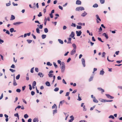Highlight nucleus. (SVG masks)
I'll use <instances>...</instances> for the list:
<instances>
[{
	"label": "nucleus",
	"instance_id": "f257e3e1",
	"mask_svg": "<svg viewBox=\"0 0 122 122\" xmlns=\"http://www.w3.org/2000/svg\"><path fill=\"white\" fill-rule=\"evenodd\" d=\"M61 66L60 67L61 69V72L62 73H63L65 71V66L64 62H62L61 65Z\"/></svg>",
	"mask_w": 122,
	"mask_h": 122
},
{
	"label": "nucleus",
	"instance_id": "f03ea898",
	"mask_svg": "<svg viewBox=\"0 0 122 122\" xmlns=\"http://www.w3.org/2000/svg\"><path fill=\"white\" fill-rule=\"evenodd\" d=\"M84 8L82 7H77L76 9V11H79L84 10Z\"/></svg>",
	"mask_w": 122,
	"mask_h": 122
},
{
	"label": "nucleus",
	"instance_id": "7ed1b4c3",
	"mask_svg": "<svg viewBox=\"0 0 122 122\" xmlns=\"http://www.w3.org/2000/svg\"><path fill=\"white\" fill-rule=\"evenodd\" d=\"M53 71L52 70H51L49 71V73L48 75L49 77H52V76H53V74L51 73H53Z\"/></svg>",
	"mask_w": 122,
	"mask_h": 122
},
{
	"label": "nucleus",
	"instance_id": "20e7f679",
	"mask_svg": "<svg viewBox=\"0 0 122 122\" xmlns=\"http://www.w3.org/2000/svg\"><path fill=\"white\" fill-rule=\"evenodd\" d=\"M81 61L82 62V64L84 67L86 65L85 64V59L83 58H82L81 59Z\"/></svg>",
	"mask_w": 122,
	"mask_h": 122
},
{
	"label": "nucleus",
	"instance_id": "39448f33",
	"mask_svg": "<svg viewBox=\"0 0 122 122\" xmlns=\"http://www.w3.org/2000/svg\"><path fill=\"white\" fill-rule=\"evenodd\" d=\"M76 33L77 36H80L81 35L82 33V32L81 30L79 31H76Z\"/></svg>",
	"mask_w": 122,
	"mask_h": 122
},
{
	"label": "nucleus",
	"instance_id": "423d86ee",
	"mask_svg": "<svg viewBox=\"0 0 122 122\" xmlns=\"http://www.w3.org/2000/svg\"><path fill=\"white\" fill-rule=\"evenodd\" d=\"M105 95L107 96V97L109 99H113L114 98V97L111 96L109 94H106Z\"/></svg>",
	"mask_w": 122,
	"mask_h": 122
},
{
	"label": "nucleus",
	"instance_id": "0eeeda50",
	"mask_svg": "<svg viewBox=\"0 0 122 122\" xmlns=\"http://www.w3.org/2000/svg\"><path fill=\"white\" fill-rule=\"evenodd\" d=\"M23 22H15L13 23V25H19L20 24L23 23Z\"/></svg>",
	"mask_w": 122,
	"mask_h": 122
},
{
	"label": "nucleus",
	"instance_id": "6e6552de",
	"mask_svg": "<svg viewBox=\"0 0 122 122\" xmlns=\"http://www.w3.org/2000/svg\"><path fill=\"white\" fill-rule=\"evenodd\" d=\"M76 50L75 49H73L71 52V55H73L75 54L76 52Z\"/></svg>",
	"mask_w": 122,
	"mask_h": 122
},
{
	"label": "nucleus",
	"instance_id": "1a4fd4ad",
	"mask_svg": "<svg viewBox=\"0 0 122 122\" xmlns=\"http://www.w3.org/2000/svg\"><path fill=\"white\" fill-rule=\"evenodd\" d=\"M17 85V84L16 82V81L15 78V76H14V78L13 81V85L14 86H16Z\"/></svg>",
	"mask_w": 122,
	"mask_h": 122
},
{
	"label": "nucleus",
	"instance_id": "9d476101",
	"mask_svg": "<svg viewBox=\"0 0 122 122\" xmlns=\"http://www.w3.org/2000/svg\"><path fill=\"white\" fill-rule=\"evenodd\" d=\"M97 89L99 91H101L102 93L104 92V90L102 89L101 88L98 87L97 88Z\"/></svg>",
	"mask_w": 122,
	"mask_h": 122
},
{
	"label": "nucleus",
	"instance_id": "9b49d317",
	"mask_svg": "<svg viewBox=\"0 0 122 122\" xmlns=\"http://www.w3.org/2000/svg\"><path fill=\"white\" fill-rule=\"evenodd\" d=\"M75 36V33L73 31L71 32V34L69 36L72 38H73Z\"/></svg>",
	"mask_w": 122,
	"mask_h": 122
},
{
	"label": "nucleus",
	"instance_id": "f8f14e48",
	"mask_svg": "<svg viewBox=\"0 0 122 122\" xmlns=\"http://www.w3.org/2000/svg\"><path fill=\"white\" fill-rule=\"evenodd\" d=\"M38 75L40 77H42L44 75L41 72H39L38 74Z\"/></svg>",
	"mask_w": 122,
	"mask_h": 122
},
{
	"label": "nucleus",
	"instance_id": "ddd939ff",
	"mask_svg": "<svg viewBox=\"0 0 122 122\" xmlns=\"http://www.w3.org/2000/svg\"><path fill=\"white\" fill-rule=\"evenodd\" d=\"M76 4L78 5H80L81 4V2L79 0H77Z\"/></svg>",
	"mask_w": 122,
	"mask_h": 122
},
{
	"label": "nucleus",
	"instance_id": "4468645a",
	"mask_svg": "<svg viewBox=\"0 0 122 122\" xmlns=\"http://www.w3.org/2000/svg\"><path fill=\"white\" fill-rule=\"evenodd\" d=\"M102 35L105 37L107 39H108V35L106 34L105 33H103L102 34Z\"/></svg>",
	"mask_w": 122,
	"mask_h": 122
},
{
	"label": "nucleus",
	"instance_id": "2eb2a0df",
	"mask_svg": "<svg viewBox=\"0 0 122 122\" xmlns=\"http://www.w3.org/2000/svg\"><path fill=\"white\" fill-rule=\"evenodd\" d=\"M93 101L95 103H97L98 102V101L96 98L95 97H94L93 100Z\"/></svg>",
	"mask_w": 122,
	"mask_h": 122
},
{
	"label": "nucleus",
	"instance_id": "dca6fc26",
	"mask_svg": "<svg viewBox=\"0 0 122 122\" xmlns=\"http://www.w3.org/2000/svg\"><path fill=\"white\" fill-rule=\"evenodd\" d=\"M15 19V16L13 15H11L10 20H13Z\"/></svg>",
	"mask_w": 122,
	"mask_h": 122
},
{
	"label": "nucleus",
	"instance_id": "f3484780",
	"mask_svg": "<svg viewBox=\"0 0 122 122\" xmlns=\"http://www.w3.org/2000/svg\"><path fill=\"white\" fill-rule=\"evenodd\" d=\"M87 13L85 12L84 11V12L81 15V16L83 17H85L87 15Z\"/></svg>",
	"mask_w": 122,
	"mask_h": 122
},
{
	"label": "nucleus",
	"instance_id": "a211bd4d",
	"mask_svg": "<svg viewBox=\"0 0 122 122\" xmlns=\"http://www.w3.org/2000/svg\"><path fill=\"white\" fill-rule=\"evenodd\" d=\"M38 119L36 118H34L33 120V122H38Z\"/></svg>",
	"mask_w": 122,
	"mask_h": 122
},
{
	"label": "nucleus",
	"instance_id": "6ab92c4d",
	"mask_svg": "<svg viewBox=\"0 0 122 122\" xmlns=\"http://www.w3.org/2000/svg\"><path fill=\"white\" fill-rule=\"evenodd\" d=\"M68 41L67 42V44H70L71 43V38H68Z\"/></svg>",
	"mask_w": 122,
	"mask_h": 122
},
{
	"label": "nucleus",
	"instance_id": "aec40b11",
	"mask_svg": "<svg viewBox=\"0 0 122 122\" xmlns=\"http://www.w3.org/2000/svg\"><path fill=\"white\" fill-rule=\"evenodd\" d=\"M58 41L59 43L61 44H63V41L61 40L60 39H58Z\"/></svg>",
	"mask_w": 122,
	"mask_h": 122
},
{
	"label": "nucleus",
	"instance_id": "412c9836",
	"mask_svg": "<svg viewBox=\"0 0 122 122\" xmlns=\"http://www.w3.org/2000/svg\"><path fill=\"white\" fill-rule=\"evenodd\" d=\"M105 72L103 70H101L100 71V74L101 75H103Z\"/></svg>",
	"mask_w": 122,
	"mask_h": 122
},
{
	"label": "nucleus",
	"instance_id": "4be33fe9",
	"mask_svg": "<svg viewBox=\"0 0 122 122\" xmlns=\"http://www.w3.org/2000/svg\"><path fill=\"white\" fill-rule=\"evenodd\" d=\"M45 84L46 85L48 86H51L50 83L48 81H47L46 82Z\"/></svg>",
	"mask_w": 122,
	"mask_h": 122
},
{
	"label": "nucleus",
	"instance_id": "5701e85b",
	"mask_svg": "<svg viewBox=\"0 0 122 122\" xmlns=\"http://www.w3.org/2000/svg\"><path fill=\"white\" fill-rule=\"evenodd\" d=\"M72 46L74 48L73 49L76 50V46L75 44L73 43L72 44Z\"/></svg>",
	"mask_w": 122,
	"mask_h": 122
},
{
	"label": "nucleus",
	"instance_id": "b1692460",
	"mask_svg": "<svg viewBox=\"0 0 122 122\" xmlns=\"http://www.w3.org/2000/svg\"><path fill=\"white\" fill-rule=\"evenodd\" d=\"M100 101L101 102H107V100L102 99H101Z\"/></svg>",
	"mask_w": 122,
	"mask_h": 122
},
{
	"label": "nucleus",
	"instance_id": "393cba45",
	"mask_svg": "<svg viewBox=\"0 0 122 122\" xmlns=\"http://www.w3.org/2000/svg\"><path fill=\"white\" fill-rule=\"evenodd\" d=\"M77 24L78 25H83L84 26L85 25V23H82L81 22H80V23H78Z\"/></svg>",
	"mask_w": 122,
	"mask_h": 122
},
{
	"label": "nucleus",
	"instance_id": "a878e982",
	"mask_svg": "<svg viewBox=\"0 0 122 122\" xmlns=\"http://www.w3.org/2000/svg\"><path fill=\"white\" fill-rule=\"evenodd\" d=\"M98 6V5L97 4H95L93 6V7L94 8H97Z\"/></svg>",
	"mask_w": 122,
	"mask_h": 122
},
{
	"label": "nucleus",
	"instance_id": "bb28decb",
	"mask_svg": "<svg viewBox=\"0 0 122 122\" xmlns=\"http://www.w3.org/2000/svg\"><path fill=\"white\" fill-rule=\"evenodd\" d=\"M46 37V35L44 34H43L42 35L41 37L42 39L45 38Z\"/></svg>",
	"mask_w": 122,
	"mask_h": 122
},
{
	"label": "nucleus",
	"instance_id": "cd10ccee",
	"mask_svg": "<svg viewBox=\"0 0 122 122\" xmlns=\"http://www.w3.org/2000/svg\"><path fill=\"white\" fill-rule=\"evenodd\" d=\"M36 32L38 33L39 34L40 33V30L39 29L37 28L36 29Z\"/></svg>",
	"mask_w": 122,
	"mask_h": 122
},
{
	"label": "nucleus",
	"instance_id": "c85d7f7f",
	"mask_svg": "<svg viewBox=\"0 0 122 122\" xmlns=\"http://www.w3.org/2000/svg\"><path fill=\"white\" fill-rule=\"evenodd\" d=\"M64 113V114L66 116V117L65 118V120H66L67 118V117L69 116V115L66 113Z\"/></svg>",
	"mask_w": 122,
	"mask_h": 122
},
{
	"label": "nucleus",
	"instance_id": "c756f323",
	"mask_svg": "<svg viewBox=\"0 0 122 122\" xmlns=\"http://www.w3.org/2000/svg\"><path fill=\"white\" fill-rule=\"evenodd\" d=\"M93 78V76H91L90 78L89 79V81H90L92 80Z\"/></svg>",
	"mask_w": 122,
	"mask_h": 122
},
{
	"label": "nucleus",
	"instance_id": "7c9ffc66",
	"mask_svg": "<svg viewBox=\"0 0 122 122\" xmlns=\"http://www.w3.org/2000/svg\"><path fill=\"white\" fill-rule=\"evenodd\" d=\"M108 118H111L112 119H114L115 118L114 116L113 115H111Z\"/></svg>",
	"mask_w": 122,
	"mask_h": 122
},
{
	"label": "nucleus",
	"instance_id": "2f4dec72",
	"mask_svg": "<svg viewBox=\"0 0 122 122\" xmlns=\"http://www.w3.org/2000/svg\"><path fill=\"white\" fill-rule=\"evenodd\" d=\"M106 54V53L105 52H102V57H105V55Z\"/></svg>",
	"mask_w": 122,
	"mask_h": 122
},
{
	"label": "nucleus",
	"instance_id": "473e14b6",
	"mask_svg": "<svg viewBox=\"0 0 122 122\" xmlns=\"http://www.w3.org/2000/svg\"><path fill=\"white\" fill-rule=\"evenodd\" d=\"M47 21V20L46 18V17L45 18V19L44 20V24L45 25H46Z\"/></svg>",
	"mask_w": 122,
	"mask_h": 122
},
{
	"label": "nucleus",
	"instance_id": "72a5a7b5",
	"mask_svg": "<svg viewBox=\"0 0 122 122\" xmlns=\"http://www.w3.org/2000/svg\"><path fill=\"white\" fill-rule=\"evenodd\" d=\"M11 5L10 1H9V3L6 4V5L7 6H10Z\"/></svg>",
	"mask_w": 122,
	"mask_h": 122
},
{
	"label": "nucleus",
	"instance_id": "f704fd0d",
	"mask_svg": "<svg viewBox=\"0 0 122 122\" xmlns=\"http://www.w3.org/2000/svg\"><path fill=\"white\" fill-rule=\"evenodd\" d=\"M20 77V74L18 75L16 77V78L17 80H18Z\"/></svg>",
	"mask_w": 122,
	"mask_h": 122
},
{
	"label": "nucleus",
	"instance_id": "c9c22d12",
	"mask_svg": "<svg viewBox=\"0 0 122 122\" xmlns=\"http://www.w3.org/2000/svg\"><path fill=\"white\" fill-rule=\"evenodd\" d=\"M44 31L45 33H47L48 32V30L47 28H45L44 29Z\"/></svg>",
	"mask_w": 122,
	"mask_h": 122
},
{
	"label": "nucleus",
	"instance_id": "e433bc0d",
	"mask_svg": "<svg viewBox=\"0 0 122 122\" xmlns=\"http://www.w3.org/2000/svg\"><path fill=\"white\" fill-rule=\"evenodd\" d=\"M24 117L25 118H27L29 116L27 114H26L24 115Z\"/></svg>",
	"mask_w": 122,
	"mask_h": 122
},
{
	"label": "nucleus",
	"instance_id": "4c0bfd02",
	"mask_svg": "<svg viewBox=\"0 0 122 122\" xmlns=\"http://www.w3.org/2000/svg\"><path fill=\"white\" fill-rule=\"evenodd\" d=\"M26 41H27V42L29 44H30V43H31L32 41V40H26Z\"/></svg>",
	"mask_w": 122,
	"mask_h": 122
},
{
	"label": "nucleus",
	"instance_id": "58836bf2",
	"mask_svg": "<svg viewBox=\"0 0 122 122\" xmlns=\"http://www.w3.org/2000/svg\"><path fill=\"white\" fill-rule=\"evenodd\" d=\"M14 28H11L10 29V31L11 33H12L14 31Z\"/></svg>",
	"mask_w": 122,
	"mask_h": 122
},
{
	"label": "nucleus",
	"instance_id": "ea45409f",
	"mask_svg": "<svg viewBox=\"0 0 122 122\" xmlns=\"http://www.w3.org/2000/svg\"><path fill=\"white\" fill-rule=\"evenodd\" d=\"M47 65L48 66H51L52 65V64L50 62H47L46 63Z\"/></svg>",
	"mask_w": 122,
	"mask_h": 122
},
{
	"label": "nucleus",
	"instance_id": "a19ab883",
	"mask_svg": "<svg viewBox=\"0 0 122 122\" xmlns=\"http://www.w3.org/2000/svg\"><path fill=\"white\" fill-rule=\"evenodd\" d=\"M36 84V81H34L32 83V86H35Z\"/></svg>",
	"mask_w": 122,
	"mask_h": 122
},
{
	"label": "nucleus",
	"instance_id": "79ce46f5",
	"mask_svg": "<svg viewBox=\"0 0 122 122\" xmlns=\"http://www.w3.org/2000/svg\"><path fill=\"white\" fill-rule=\"evenodd\" d=\"M55 107H56V109L57 108V107L56 106V104H54V105L52 107V109H53Z\"/></svg>",
	"mask_w": 122,
	"mask_h": 122
},
{
	"label": "nucleus",
	"instance_id": "37998d69",
	"mask_svg": "<svg viewBox=\"0 0 122 122\" xmlns=\"http://www.w3.org/2000/svg\"><path fill=\"white\" fill-rule=\"evenodd\" d=\"M9 70L11 71L12 72H15V70L13 69H9Z\"/></svg>",
	"mask_w": 122,
	"mask_h": 122
},
{
	"label": "nucleus",
	"instance_id": "c03bdc74",
	"mask_svg": "<svg viewBox=\"0 0 122 122\" xmlns=\"http://www.w3.org/2000/svg\"><path fill=\"white\" fill-rule=\"evenodd\" d=\"M14 116L15 117H17L18 118V119H19V116L18 115V113H17L16 114H15L14 115Z\"/></svg>",
	"mask_w": 122,
	"mask_h": 122
},
{
	"label": "nucleus",
	"instance_id": "a18cd8bd",
	"mask_svg": "<svg viewBox=\"0 0 122 122\" xmlns=\"http://www.w3.org/2000/svg\"><path fill=\"white\" fill-rule=\"evenodd\" d=\"M82 27L80 25H77L76 28L78 29H81V28Z\"/></svg>",
	"mask_w": 122,
	"mask_h": 122
},
{
	"label": "nucleus",
	"instance_id": "49530a36",
	"mask_svg": "<svg viewBox=\"0 0 122 122\" xmlns=\"http://www.w3.org/2000/svg\"><path fill=\"white\" fill-rule=\"evenodd\" d=\"M97 39L99 41H101L102 42H104V41H103L100 38L98 37Z\"/></svg>",
	"mask_w": 122,
	"mask_h": 122
},
{
	"label": "nucleus",
	"instance_id": "de8ad7c7",
	"mask_svg": "<svg viewBox=\"0 0 122 122\" xmlns=\"http://www.w3.org/2000/svg\"><path fill=\"white\" fill-rule=\"evenodd\" d=\"M59 90V88L58 87L54 89V91L55 92H57Z\"/></svg>",
	"mask_w": 122,
	"mask_h": 122
},
{
	"label": "nucleus",
	"instance_id": "09e8293b",
	"mask_svg": "<svg viewBox=\"0 0 122 122\" xmlns=\"http://www.w3.org/2000/svg\"><path fill=\"white\" fill-rule=\"evenodd\" d=\"M83 111H86V109L85 108V105L83 107Z\"/></svg>",
	"mask_w": 122,
	"mask_h": 122
},
{
	"label": "nucleus",
	"instance_id": "8fccbe9b",
	"mask_svg": "<svg viewBox=\"0 0 122 122\" xmlns=\"http://www.w3.org/2000/svg\"><path fill=\"white\" fill-rule=\"evenodd\" d=\"M43 24H42V25H39L38 28L39 29H42V28L43 27Z\"/></svg>",
	"mask_w": 122,
	"mask_h": 122
},
{
	"label": "nucleus",
	"instance_id": "3c124183",
	"mask_svg": "<svg viewBox=\"0 0 122 122\" xmlns=\"http://www.w3.org/2000/svg\"><path fill=\"white\" fill-rule=\"evenodd\" d=\"M100 1L102 4H104L105 2V0H100Z\"/></svg>",
	"mask_w": 122,
	"mask_h": 122
},
{
	"label": "nucleus",
	"instance_id": "603ef678",
	"mask_svg": "<svg viewBox=\"0 0 122 122\" xmlns=\"http://www.w3.org/2000/svg\"><path fill=\"white\" fill-rule=\"evenodd\" d=\"M10 67L13 68H15V66L13 64L10 66Z\"/></svg>",
	"mask_w": 122,
	"mask_h": 122
},
{
	"label": "nucleus",
	"instance_id": "864d4df0",
	"mask_svg": "<svg viewBox=\"0 0 122 122\" xmlns=\"http://www.w3.org/2000/svg\"><path fill=\"white\" fill-rule=\"evenodd\" d=\"M53 64L56 68L57 67V66L55 62H53Z\"/></svg>",
	"mask_w": 122,
	"mask_h": 122
},
{
	"label": "nucleus",
	"instance_id": "5fc2aeb1",
	"mask_svg": "<svg viewBox=\"0 0 122 122\" xmlns=\"http://www.w3.org/2000/svg\"><path fill=\"white\" fill-rule=\"evenodd\" d=\"M87 32L88 33H89V35L90 36H93V34L92 33H91V35H90V32L89 31V30H87Z\"/></svg>",
	"mask_w": 122,
	"mask_h": 122
},
{
	"label": "nucleus",
	"instance_id": "6e6d98bb",
	"mask_svg": "<svg viewBox=\"0 0 122 122\" xmlns=\"http://www.w3.org/2000/svg\"><path fill=\"white\" fill-rule=\"evenodd\" d=\"M34 67H33L32 68L31 70H30V72L31 73H33L34 72Z\"/></svg>",
	"mask_w": 122,
	"mask_h": 122
},
{
	"label": "nucleus",
	"instance_id": "4d7b16f0",
	"mask_svg": "<svg viewBox=\"0 0 122 122\" xmlns=\"http://www.w3.org/2000/svg\"><path fill=\"white\" fill-rule=\"evenodd\" d=\"M76 24L75 23H72L71 25V26H74V27H75L76 26Z\"/></svg>",
	"mask_w": 122,
	"mask_h": 122
},
{
	"label": "nucleus",
	"instance_id": "13d9d810",
	"mask_svg": "<svg viewBox=\"0 0 122 122\" xmlns=\"http://www.w3.org/2000/svg\"><path fill=\"white\" fill-rule=\"evenodd\" d=\"M79 95H80L79 94H78V99L77 100L78 101H80L81 100V97H80V96H79Z\"/></svg>",
	"mask_w": 122,
	"mask_h": 122
},
{
	"label": "nucleus",
	"instance_id": "bf43d9fd",
	"mask_svg": "<svg viewBox=\"0 0 122 122\" xmlns=\"http://www.w3.org/2000/svg\"><path fill=\"white\" fill-rule=\"evenodd\" d=\"M57 112V110L56 109L53 110V113L54 114L55 113H56Z\"/></svg>",
	"mask_w": 122,
	"mask_h": 122
},
{
	"label": "nucleus",
	"instance_id": "052dcab7",
	"mask_svg": "<svg viewBox=\"0 0 122 122\" xmlns=\"http://www.w3.org/2000/svg\"><path fill=\"white\" fill-rule=\"evenodd\" d=\"M63 103L62 102V101H61L60 102V103H59V108L60 107V105L62 106V104Z\"/></svg>",
	"mask_w": 122,
	"mask_h": 122
},
{
	"label": "nucleus",
	"instance_id": "680f3d73",
	"mask_svg": "<svg viewBox=\"0 0 122 122\" xmlns=\"http://www.w3.org/2000/svg\"><path fill=\"white\" fill-rule=\"evenodd\" d=\"M21 91L19 89H17L16 90V92H20Z\"/></svg>",
	"mask_w": 122,
	"mask_h": 122
},
{
	"label": "nucleus",
	"instance_id": "e2e57ef3",
	"mask_svg": "<svg viewBox=\"0 0 122 122\" xmlns=\"http://www.w3.org/2000/svg\"><path fill=\"white\" fill-rule=\"evenodd\" d=\"M35 94V92L33 91H32L31 92V94L33 96Z\"/></svg>",
	"mask_w": 122,
	"mask_h": 122
},
{
	"label": "nucleus",
	"instance_id": "0e129e2a",
	"mask_svg": "<svg viewBox=\"0 0 122 122\" xmlns=\"http://www.w3.org/2000/svg\"><path fill=\"white\" fill-rule=\"evenodd\" d=\"M57 62H58V63L59 64H60V65H61V61L60 60H58L57 61Z\"/></svg>",
	"mask_w": 122,
	"mask_h": 122
},
{
	"label": "nucleus",
	"instance_id": "69168bd1",
	"mask_svg": "<svg viewBox=\"0 0 122 122\" xmlns=\"http://www.w3.org/2000/svg\"><path fill=\"white\" fill-rule=\"evenodd\" d=\"M35 71L36 72H38L39 71L38 69V68H36V67L35 68Z\"/></svg>",
	"mask_w": 122,
	"mask_h": 122
},
{
	"label": "nucleus",
	"instance_id": "338daca9",
	"mask_svg": "<svg viewBox=\"0 0 122 122\" xmlns=\"http://www.w3.org/2000/svg\"><path fill=\"white\" fill-rule=\"evenodd\" d=\"M69 94H70V92H66V95H65V96H68Z\"/></svg>",
	"mask_w": 122,
	"mask_h": 122
},
{
	"label": "nucleus",
	"instance_id": "774afa93",
	"mask_svg": "<svg viewBox=\"0 0 122 122\" xmlns=\"http://www.w3.org/2000/svg\"><path fill=\"white\" fill-rule=\"evenodd\" d=\"M74 120V119L71 118V119L69 120V122H72Z\"/></svg>",
	"mask_w": 122,
	"mask_h": 122
}]
</instances>
